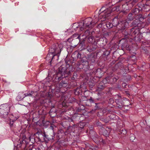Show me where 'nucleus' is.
<instances>
[{
  "label": "nucleus",
  "instance_id": "f257e3e1",
  "mask_svg": "<svg viewBox=\"0 0 150 150\" xmlns=\"http://www.w3.org/2000/svg\"><path fill=\"white\" fill-rule=\"evenodd\" d=\"M98 21V19L95 18L92 20L91 18H86L83 22L79 23V28L81 31H83L84 29L88 28V29H91L94 26L95 23H96Z\"/></svg>",
  "mask_w": 150,
  "mask_h": 150
},
{
  "label": "nucleus",
  "instance_id": "f03ea898",
  "mask_svg": "<svg viewBox=\"0 0 150 150\" xmlns=\"http://www.w3.org/2000/svg\"><path fill=\"white\" fill-rule=\"evenodd\" d=\"M63 48V45L61 43H56L53 44L49 50L50 53L47 55L46 57L47 59H49L51 54L52 55V60L53 59L54 57L56 55L58 56L59 57Z\"/></svg>",
  "mask_w": 150,
  "mask_h": 150
},
{
  "label": "nucleus",
  "instance_id": "7ed1b4c3",
  "mask_svg": "<svg viewBox=\"0 0 150 150\" xmlns=\"http://www.w3.org/2000/svg\"><path fill=\"white\" fill-rule=\"evenodd\" d=\"M10 106L8 104H3L0 106V116L6 118L10 111Z\"/></svg>",
  "mask_w": 150,
  "mask_h": 150
},
{
  "label": "nucleus",
  "instance_id": "20e7f679",
  "mask_svg": "<svg viewBox=\"0 0 150 150\" xmlns=\"http://www.w3.org/2000/svg\"><path fill=\"white\" fill-rule=\"evenodd\" d=\"M104 7H103L100 10L99 12V18L100 19H103L101 21H104L106 19V18L110 15L111 13V8H108L106 10H104Z\"/></svg>",
  "mask_w": 150,
  "mask_h": 150
},
{
  "label": "nucleus",
  "instance_id": "39448f33",
  "mask_svg": "<svg viewBox=\"0 0 150 150\" xmlns=\"http://www.w3.org/2000/svg\"><path fill=\"white\" fill-rule=\"evenodd\" d=\"M139 30L138 29H136L134 30V29H132V35L134 38L137 41H140L142 37L141 34H139Z\"/></svg>",
  "mask_w": 150,
  "mask_h": 150
},
{
  "label": "nucleus",
  "instance_id": "423d86ee",
  "mask_svg": "<svg viewBox=\"0 0 150 150\" xmlns=\"http://www.w3.org/2000/svg\"><path fill=\"white\" fill-rule=\"evenodd\" d=\"M52 133L51 134H50L48 135H46L45 133H44L43 134H39V139L40 140L41 139H40V137L41 138H43L44 140V141L47 142L48 141L50 140L51 139H54V136L52 135H53Z\"/></svg>",
  "mask_w": 150,
  "mask_h": 150
},
{
  "label": "nucleus",
  "instance_id": "0eeeda50",
  "mask_svg": "<svg viewBox=\"0 0 150 150\" xmlns=\"http://www.w3.org/2000/svg\"><path fill=\"white\" fill-rule=\"evenodd\" d=\"M128 23L126 21H120V23L118 24L117 28L119 30H124L125 28L127 27L128 25Z\"/></svg>",
  "mask_w": 150,
  "mask_h": 150
},
{
  "label": "nucleus",
  "instance_id": "6e6552de",
  "mask_svg": "<svg viewBox=\"0 0 150 150\" xmlns=\"http://www.w3.org/2000/svg\"><path fill=\"white\" fill-rule=\"evenodd\" d=\"M118 79V77L117 76H116L113 78H111L110 81V78L107 77L103 80V83H113L115 82Z\"/></svg>",
  "mask_w": 150,
  "mask_h": 150
},
{
  "label": "nucleus",
  "instance_id": "1a4fd4ad",
  "mask_svg": "<svg viewBox=\"0 0 150 150\" xmlns=\"http://www.w3.org/2000/svg\"><path fill=\"white\" fill-rule=\"evenodd\" d=\"M145 18L143 17H140L139 19H136L132 22V25L134 26L135 27L136 26L139 27L140 25L141 22L140 21Z\"/></svg>",
  "mask_w": 150,
  "mask_h": 150
},
{
  "label": "nucleus",
  "instance_id": "9d476101",
  "mask_svg": "<svg viewBox=\"0 0 150 150\" xmlns=\"http://www.w3.org/2000/svg\"><path fill=\"white\" fill-rule=\"evenodd\" d=\"M130 4H128L126 3L122 5V8L123 11L124 12H126V11L132 8L131 5H129Z\"/></svg>",
  "mask_w": 150,
  "mask_h": 150
},
{
  "label": "nucleus",
  "instance_id": "9b49d317",
  "mask_svg": "<svg viewBox=\"0 0 150 150\" xmlns=\"http://www.w3.org/2000/svg\"><path fill=\"white\" fill-rule=\"evenodd\" d=\"M103 134L105 137L108 136L110 133L111 129L108 127H107L105 128H103Z\"/></svg>",
  "mask_w": 150,
  "mask_h": 150
},
{
  "label": "nucleus",
  "instance_id": "f8f14e48",
  "mask_svg": "<svg viewBox=\"0 0 150 150\" xmlns=\"http://www.w3.org/2000/svg\"><path fill=\"white\" fill-rule=\"evenodd\" d=\"M120 23V20L117 18H115L112 20V24L114 26H117V28L118 24Z\"/></svg>",
  "mask_w": 150,
  "mask_h": 150
},
{
  "label": "nucleus",
  "instance_id": "ddd939ff",
  "mask_svg": "<svg viewBox=\"0 0 150 150\" xmlns=\"http://www.w3.org/2000/svg\"><path fill=\"white\" fill-rule=\"evenodd\" d=\"M96 48V46L92 44L90 46H88L87 47V49L88 51L90 52L92 51H94Z\"/></svg>",
  "mask_w": 150,
  "mask_h": 150
},
{
  "label": "nucleus",
  "instance_id": "4468645a",
  "mask_svg": "<svg viewBox=\"0 0 150 150\" xmlns=\"http://www.w3.org/2000/svg\"><path fill=\"white\" fill-rule=\"evenodd\" d=\"M25 97L24 93L23 92H19L18 96H17L16 98L18 100H21Z\"/></svg>",
  "mask_w": 150,
  "mask_h": 150
},
{
  "label": "nucleus",
  "instance_id": "2eb2a0df",
  "mask_svg": "<svg viewBox=\"0 0 150 150\" xmlns=\"http://www.w3.org/2000/svg\"><path fill=\"white\" fill-rule=\"evenodd\" d=\"M56 109L54 107H53L50 110L49 112V114L51 117H54V115H53V114H55L56 115Z\"/></svg>",
  "mask_w": 150,
  "mask_h": 150
},
{
  "label": "nucleus",
  "instance_id": "dca6fc26",
  "mask_svg": "<svg viewBox=\"0 0 150 150\" xmlns=\"http://www.w3.org/2000/svg\"><path fill=\"white\" fill-rule=\"evenodd\" d=\"M24 142H25V141L23 140L22 142L20 141V144H18V146L21 147V148L23 147V148H24L25 147V144L24 143Z\"/></svg>",
  "mask_w": 150,
  "mask_h": 150
},
{
  "label": "nucleus",
  "instance_id": "f3484780",
  "mask_svg": "<svg viewBox=\"0 0 150 150\" xmlns=\"http://www.w3.org/2000/svg\"><path fill=\"white\" fill-rule=\"evenodd\" d=\"M139 1L138 0H130L129 3V5H131L132 7L136 3Z\"/></svg>",
  "mask_w": 150,
  "mask_h": 150
},
{
  "label": "nucleus",
  "instance_id": "a211bd4d",
  "mask_svg": "<svg viewBox=\"0 0 150 150\" xmlns=\"http://www.w3.org/2000/svg\"><path fill=\"white\" fill-rule=\"evenodd\" d=\"M88 42L91 44H92L95 42V40L94 39V38L92 37H90L88 38Z\"/></svg>",
  "mask_w": 150,
  "mask_h": 150
},
{
  "label": "nucleus",
  "instance_id": "6ab92c4d",
  "mask_svg": "<svg viewBox=\"0 0 150 150\" xmlns=\"http://www.w3.org/2000/svg\"><path fill=\"white\" fill-rule=\"evenodd\" d=\"M140 10L137 8H135L132 11L133 14L134 15L137 14L139 13Z\"/></svg>",
  "mask_w": 150,
  "mask_h": 150
},
{
  "label": "nucleus",
  "instance_id": "aec40b11",
  "mask_svg": "<svg viewBox=\"0 0 150 150\" xmlns=\"http://www.w3.org/2000/svg\"><path fill=\"white\" fill-rule=\"evenodd\" d=\"M106 25L107 27L108 28H112V27L113 24L112 23L108 22L106 23Z\"/></svg>",
  "mask_w": 150,
  "mask_h": 150
},
{
  "label": "nucleus",
  "instance_id": "412c9836",
  "mask_svg": "<svg viewBox=\"0 0 150 150\" xmlns=\"http://www.w3.org/2000/svg\"><path fill=\"white\" fill-rule=\"evenodd\" d=\"M59 85L65 87L67 85V83L64 81H62L59 83Z\"/></svg>",
  "mask_w": 150,
  "mask_h": 150
},
{
  "label": "nucleus",
  "instance_id": "4be33fe9",
  "mask_svg": "<svg viewBox=\"0 0 150 150\" xmlns=\"http://www.w3.org/2000/svg\"><path fill=\"white\" fill-rule=\"evenodd\" d=\"M34 92L33 91H29L27 93H24L25 97L28 96H32V94Z\"/></svg>",
  "mask_w": 150,
  "mask_h": 150
},
{
  "label": "nucleus",
  "instance_id": "5701e85b",
  "mask_svg": "<svg viewBox=\"0 0 150 150\" xmlns=\"http://www.w3.org/2000/svg\"><path fill=\"white\" fill-rule=\"evenodd\" d=\"M102 82H100L98 85V88L99 89H100L101 90H103L104 88V86H103L102 84Z\"/></svg>",
  "mask_w": 150,
  "mask_h": 150
},
{
  "label": "nucleus",
  "instance_id": "b1692460",
  "mask_svg": "<svg viewBox=\"0 0 150 150\" xmlns=\"http://www.w3.org/2000/svg\"><path fill=\"white\" fill-rule=\"evenodd\" d=\"M127 133L126 130L125 129H122L120 131V133L121 135H125Z\"/></svg>",
  "mask_w": 150,
  "mask_h": 150
},
{
  "label": "nucleus",
  "instance_id": "393cba45",
  "mask_svg": "<svg viewBox=\"0 0 150 150\" xmlns=\"http://www.w3.org/2000/svg\"><path fill=\"white\" fill-rule=\"evenodd\" d=\"M132 14L131 13H130L128 15V18L129 20H131L133 19V18L132 17Z\"/></svg>",
  "mask_w": 150,
  "mask_h": 150
},
{
  "label": "nucleus",
  "instance_id": "a878e982",
  "mask_svg": "<svg viewBox=\"0 0 150 150\" xmlns=\"http://www.w3.org/2000/svg\"><path fill=\"white\" fill-rule=\"evenodd\" d=\"M126 48L127 50L130 51V48L128 45H127L126 46Z\"/></svg>",
  "mask_w": 150,
  "mask_h": 150
},
{
  "label": "nucleus",
  "instance_id": "bb28decb",
  "mask_svg": "<svg viewBox=\"0 0 150 150\" xmlns=\"http://www.w3.org/2000/svg\"><path fill=\"white\" fill-rule=\"evenodd\" d=\"M97 125L99 126H100L101 125V123L99 122H98L97 123Z\"/></svg>",
  "mask_w": 150,
  "mask_h": 150
},
{
  "label": "nucleus",
  "instance_id": "cd10ccee",
  "mask_svg": "<svg viewBox=\"0 0 150 150\" xmlns=\"http://www.w3.org/2000/svg\"><path fill=\"white\" fill-rule=\"evenodd\" d=\"M122 85L123 87H125L127 85V84L126 83H123L122 84Z\"/></svg>",
  "mask_w": 150,
  "mask_h": 150
},
{
  "label": "nucleus",
  "instance_id": "c85d7f7f",
  "mask_svg": "<svg viewBox=\"0 0 150 150\" xmlns=\"http://www.w3.org/2000/svg\"><path fill=\"white\" fill-rule=\"evenodd\" d=\"M98 69H97L96 70H95L94 71V73L95 74H96V73H97L98 72Z\"/></svg>",
  "mask_w": 150,
  "mask_h": 150
},
{
  "label": "nucleus",
  "instance_id": "c756f323",
  "mask_svg": "<svg viewBox=\"0 0 150 150\" xmlns=\"http://www.w3.org/2000/svg\"><path fill=\"white\" fill-rule=\"evenodd\" d=\"M116 102L117 103V104H118V105H120V104L118 103V102H119V100H118L117 99L116 100Z\"/></svg>",
  "mask_w": 150,
  "mask_h": 150
},
{
  "label": "nucleus",
  "instance_id": "7c9ffc66",
  "mask_svg": "<svg viewBox=\"0 0 150 150\" xmlns=\"http://www.w3.org/2000/svg\"><path fill=\"white\" fill-rule=\"evenodd\" d=\"M71 38H69L68 39V41L69 42H70L71 41Z\"/></svg>",
  "mask_w": 150,
  "mask_h": 150
},
{
  "label": "nucleus",
  "instance_id": "2f4dec72",
  "mask_svg": "<svg viewBox=\"0 0 150 150\" xmlns=\"http://www.w3.org/2000/svg\"><path fill=\"white\" fill-rule=\"evenodd\" d=\"M62 70H66V68H63L62 69Z\"/></svg>",
  "mask_w": 150,
  "mask_h": 150
},
{
  "label": "nucleus",
  "instance_id": "473e14b6",
  "mask_svg": "<svg viewBox=\"0 0 150 150\" xmlns=\"http://www.w3.org/2000/svg\"><path fill=\"white\" fill-rule=\"evenodd\" d=\"M32 150L31 149H29L28 150Z\"/></svg>",
  "mask_w": 150,
  "mask_h": 150
},
{
  "label": "nucleus",
  "instance_id": "72a5a7b5",
  "mask_svg": "<svg viewBox=\"0 0 150 150\" xmlns=\"http://www.w3.org/2000/svg\"><path fill=\"white\" fill-rule=\"evenodd\" d=\"M60 78H61L60 77H59V79H60Z\"/></svg>",
  "mask_w": 150,
  "mask_h": 150
},
{
  "label": "nucleus",
  "instance_id": "f704fd0d",
  "mask_svg": "<svg viewBox=\"0 0 150 150\" xmlns=\"http://www.w3.org/2000/svg\"><path fill=\"white\" fill-rule=\"evenodd\" d=\"M61 69V68H59V70H60Z\"/></svg>",
  "mask_w": 150,
  "mask_h": 150
},
{
  "label": "nucleus",
  "instance_id": "c9c22d12",
  "mask_svg": "<svg viewBox=\"0 0 150 150\" xmlns=\"http://www.w3.org/2000/svg\"><path fill=\"white\" fill-rule=\"evenodd\" d=\"M51 61H52V60H51L50 61V62H51Z\"/></svg>",
  "mask_w": 150,
  "mask_h": 150
},
{
  "label": "nucleus",
  "instance_id": "e433bc0d",
  "mask_svg": "<svg viewBox=\"0 0 150 150\" xmlns=\"http://www.w3.org/2000/svg\"><path fill=\"white\" fill-rule=\"evenodd\" d=\"M138 0L139 1V0Z\"/></svg>",
  "mask_w": 150,
  "mask_h": 150
}]
</instances>
